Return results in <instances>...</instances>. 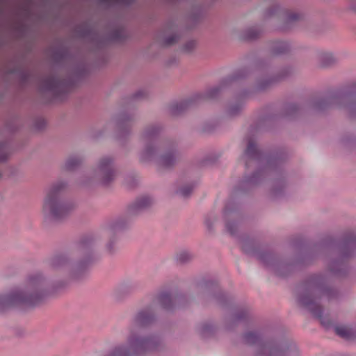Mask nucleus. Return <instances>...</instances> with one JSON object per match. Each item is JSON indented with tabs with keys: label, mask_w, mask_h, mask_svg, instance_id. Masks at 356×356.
Returning <instances> with one entry per match:
<instances>
[{
	"label": "nucleus",
	"mask_w": 356,
	"mask_h": 356,
	"mask_svg": "<svg viewBox=\"0 0 356 356\" xmlns=\"http://www.w3.org/2000/svg\"><path fill=\"white\" fill-rule=\"evenodd\" d=\"M152 203V200L147 196L141 197L136 202V207L137 209H143L148 207Z\"/></svg>",
	"instance_id": "11"
},
{
	"label": "nucleus",
	"mask_w": 356,
	"mask_h": 356,
	"mask_svg": "<svg viewBox=\"0 0 356 356\" xmlns=\"http://www.w3.org/2000/svg\"><path fill=\"white\" fill-rule=\"evenodd\" d=\"M245 155L250 159H259V152L257 149L254 143L252 140H250L245 151Z\"/></svg>",
	"instance_id": "9"
},
{
	"label": "nucleus",
	"mask_w": 356,
	"mask_h": 356,
	"mask_svg": "<svg viewBox=\"0 0 356 356\" xmlns=\"http://www.w3.org/2000/svg\"><path fill=\"white\" fill-rule=\"evenodd\" d=\"M193 191V187L191 186H186L179 190V193L184 197L188 196Z\"/></svg>",
	"instance_id": "15"
},
{
	"label": "nucleus",
	"mask_w": 356,
	"mask_h": 356,
	"mask_svg": "<svg viewBox=\"0 0 356 356\" xmlns=\"http://www.w3.org/2000/svg\"><path fill=\"white\" fill-rule=\"evenodd\" d=\"M99 168L104 175V181L105 183H108L113 179L115 172L112 168V160L110 158H103L99 161Z\"/></svg>",
	"instance_id": "6"
},
{
	"label": "nucleus",
	"mask_w": 356,
	"mask_h": 356,
	"mask_svg": "<svg viewBox=\"0 0 356 356\" xmlns=\"http://www.w3.org/2000/svg\"><path fill=\"white\" fill-rule=\"evenodd\" d=\"M246 340L249 343H254V339L257 338L256 335L254 333H248L245 336Z\"/></svg>",
	"instance_id": "17"
},
{
	"label": "nucleus",
	"mask_w": 356,
	"mask_h": 356,
	"mask_svg": "<svg viewBox=\"0 0 356 356\" xmlns=\"http://www.w3.org/2000/svg\"><path fill=\"white\" fill-rule=\"evenodd\" d=\"M300 302L302 306L309 310L312 314L319 318L321 324L328 328L331 325L330 319L327 320V317L323 316V309L318 305L313 295L310 293L300 298Z\"/></svg>",
	"instance_id": "4"
},
{
	"label": "nucleus",
	"mask_w": 356,
	"mask_h": 356,
	"mask_svg": "<svg viewBox=\"0 0 356 356\" xmlns=\"http://www.w3.org/2000/svg\"><path fill=\"white\" fill-rule=\"evenodd\" d=\"M177 41V37L175 35L170 36L166 40V44H172L175 43Z\"/></svg>",
	"instance_id": "19"
},
{
	"label": "nucleus",
	"mask_w": 356,
	"mask_h": 356,
	"mask_svg": "<svg viewBox=\"0 0 356 356\" xmlns=\"http://www.w3.org/2000/svg\"><path fill=\"white\" fill-rule=\"evenodd\" d=\"M189 258V255L186 252L180 254L179 259L181 261H186Z\"/></svg>",
	"instance_id": "20"
},
{
	"label": "nucleus",
	"mask_w": 356,
	"mask_h": 356,
	"mask_svg": "<svg viewBox=\"0 0 356 356\" xmlns=\"http://www.w3.org/2000/svg\"><path fill=\"white\" fill-rule=\"evenodd\" d=\"M298 18V15L297 14H292L289 16V19L293 21L296 20Z\"/></svg>",
	"instance_id": "22"
},
{
	"label": "nucleus",
	"mask_w": 356,
	"mask_h": 356,
	"mask_svg": "<svg viewBox=\"0 0 356 356\" xmlns=\"http://www.w3.org/2000/svg\"><path fill=\"white\" fill-rule=\"evenodd\" d=\"M335 331L338 335L345 339H352L355 337L351 330L347 326L340 325L335 327Z\"/></svg>",
	"instance_id": "10"
},
{
	"label": "nucleus",
	"mask_w": 356,
	"mask_h": 356,
	"mask_svg": "<svg viewBox=\"0 0 356 356\" xmlns=\"http://www.w3.org/2000/svg\"><path fill=\"white\" fill-rule=\"evenodd\" d=\"M44 280L40 275L31 277L25 287L3 297L0 303L6 306L23 305L32 306L38 303L44 295Z\"/></svg>",
	"instance_id": "2"
},
{
	"label": "nucleus",
	"mask_w": 356,
	"mask_h": 356,
	"mask_svg": "<svg viewBox=\"0 0 356 356\" xmlns=\"http://www.w3.org/2000/svg\"><path fill=\"white\" fill-rule=\"evenodd\" d=\"M64 187L63 183L52 186L44 201V213L56 220L67 216L72 209L71 204L64 202L61 198Z\"/></svg>",
	"instance_id": "3"
},
{
	"label": "nucleus",
	"mask_w": 356,
	"mask_h": 356,
	"mask_svg": "<svg viewBox=\"0 0 356 356\" xmlns=\"http://www.w3.org/2000/svg\"><path fill=\"white\" fill-rule=\"evenodd\" d=\"M278 45H279V47H280V49H279V50H277V51H276V53H277V54H279V53H283V52H284L285 51H286V50H287V49H288V45H287V44H286V43H285V42H278Z\"/></svg>",
	"instance_id": "16"
},
{
	"label": "nucleus",
	"mask_w": 356,
	"mask_h": 356,
	"mask_svg": "<svg viewBox=\"0 0 356 356\" xmlns=\"http://www.w3.org/2000/svg\"><path fill=\"white\" fill-rule=\"evenodd\" d=\"M344 240L348 244L337 245V254L340 257L351 255L353 251L356 250V232H348L345 234Z\"/></svg>",
	"instance_id": "5"
},
{
	"label": "nucleus",
	"mask_w": 356,
	"mask_h": 356,
	"mask_svg": "<svg viewBox=\"0 0 356 356\" xmlns=\"http://www.w3.org/2000/svg\"><path fill=\"white\" fill-rule=\"evenodd\" d=\"M90 243V240L86 239L81 241V246L83 248L87 247Z\"/></svg>",
	"instance_id": "21"
},
{
	"label": "nucleus",
	"mask_w": 356,
	"mask_h": 356,
	"mask_svg": "<svg viewBox=\"0 0 356 356\" xmlns=\"http://www.w3.org/2000/svg\"><path fill=\"white\" fill-rule=\"evenodd\" d=\"M153 316L149 310L140 312L134 320L135 328L132 329L128 337L126 346H118L110 356H131L146 350L154 348V338H142L139 336L138 328L145 327L153 321Z\"/></svg>",
	"instance_id": "1"
},
{
	"label": "nucleus",
	"mask_w": 356,
	"mask_h": 356,
	"mask_svg": "<svg viewBox=\"0 0 356 356\" xmlns=\"http://www.w3.org/2000/svg\"><path fill=\"white\" fill-rule=\"evenodd\" d=\"M6 158H7V154L4 152L3 147H0V162L5 161L6 159Z\"/></svg>",
	"instance_id": "18"
},
{
	"label": "nucleus",
	"mask_w": 356,
	"mask_h": 356,
	"mask_svg": "<svg viewBox=\"0 0 356 356\" xmlns=\"http://www.w3.org/2000/svg\"><path fill=\"white\" fill-rule=\"evenodd\" d=\"M158 301L166 309H170L172 307V298L168 293H161L158 297Z\"/></svg>",
	"instance_id": "8"
},
{
	"label": "nucleus",
	"mask_w": 356,
	"mask_h": 356,
	"mask_svg": "<svg viewBox=\"0 0 356 356\" xmlns=\"http://www.w3.org/2000/svg\"><path fill=\"white\" fill-rule=\"evenodd\" d=\"M175 161V156L172 153L163 155L161 159V163L165 166L171 165Z\"/></svg>",
	"instance_id": "13"
},
{
	"label": "nucleus",
	"mask_w": 356,
	"mask_h": 356,
	"mask_svg": "<svg viewBox=\"0 0 356 356\" xmlns=\"http://www.w3.org/2000/svg\"><path fill=\"white\" fill-rule=\"evenodd\" d=\"M341 275V272L338 270V268L337 269V267L335 266V277H340Z\"/></svg>",
	"instance_id": "23"
},
{
	"label": "nucleus",
	"mask_w": 356,
	"mask_h": 356,
	"mask_svg": "<svg viewBox=\"0 0 356 356\" xmlns=\"http://www.w3.org/2000/svg\"><path fill=\"white\" fill-rule=\"evenodd\" d=\"M79 163V160L76 157H72L70 158L66 163H65V168L67 170H72L74 168H75L78 164Z\"/></svg>",
	"instance_id": "14"
},
{
	"label": "nucleus",
	"mask_w": 356,
	"mask_h": 356,
	"mask_svg": "<svg viewBox=\"0 0 356 356\" xmlns=\"http://www.w3.org/2000/svg\"><path fill=\"white\" fill-rule=\"evenodd\" d=\"M60 81L54 76L50 75L45 77L43 79V88L44 89L49 91H56L60 88Z\"/></svg>",
	"instance_id": "7"
},
{
	"label": "nucleus",
	"mask_w": 356,
	"mask_h": 356,
	"mask_svg": "<svg viewBox=\"0 0 356 356\" xmlns=\"http://www.w3.org/2000/svg\"><path fill=\"white\" fill-rule=\"evenodd\" d=\"M227 229L229 231V232H230L232 234H234V230L232 229L231 225L227 224Z\"/></svg>",
	"instance_id": "24"
},
{
	"label": "nucleus",
	"mask_w": 356,
	"mask_h": 356,
	"mask_svg": "<svg viewBox=\"0 0 356 356\" xmlns=\"http://www.w3.org/2000/svg\"><path fill=\"white\" fill-rule=\"evenodd\" d=\"M52 265L55 268H57L59 266H68L69 261L65 257L59 256V257H55L53 259Z\"/></svg>",
	"instance_id": "12"
},
{
	"label": "nucleus",
	"mask_w": 356,
	"mask_h": 356,
	"mask_svg": "<svg viewBox=\"0 0 356 356\" xmlns=\"http://www.w3.org/2000/svg\"><path fill=\"white\" fill-rule=\"evenodd\" d=\"M147 154H152V150L151 149H147Z\"/></svg>",
	"instance_id": "25"
}]
</instances>
